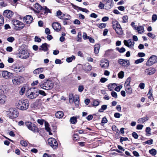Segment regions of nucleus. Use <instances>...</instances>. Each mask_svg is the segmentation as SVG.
Wrapping results in <instances>:
<instances>
[{
	"label": "nucleus",
	"mask_w": 157,
	"mask_h": 157,
	"mask_svg": "<svg viewBox=\"0 0 157 157\" xmlns=\"http://www.w3.org/2000/svg\"><path fill=\"white\" fill-rule=\"evenodd\" d=\"M16 105L18 109L23 110L27 109L29 106V102L27 99H21L17 101Z\"/></svg>",
	"instance_id": "1"
},
{
	"label": "nucleus",
	"mask_w": 157,
	"mask_h": 157,
	"mask_svg": "<svg viewBox=\"0 0 157 157\" xmlns=\"http://www.w3.org/2000/svg\"><path fill=\"white\" fill-rule=\"evenodd\" d=\"M41 88L44 90H49L51 89L53 86V83L51 80H45L43 83L40 84Z\"/></svg>",
	"instance_id": "2"
},
{
	"label": "nucleus",
	"mask_w": 157,
	"mask_h": 157,
	"mask_svg": "<svg viewBox=\"0 0 157 157\" xmlns=\"http://www.w3.org/2000/svg\"><path fill=\"white\" fill-rule=\"evenodd\" d=\"M30 53L28 51L23 48L19 49L17 53V56L21 59H25L29 57Z\"/></svg>",
	"instance_id": "3"
},
{
	"label": "nucleus",
	"mask_w": 157,
	"mask_h": 157,
	"mask_svg": "<svg viewBox=\"0 0 157 157\" xmlns=\"http://www.w3.org/2000/svg\"><path fill=\"white\" fill-rule=\"evenodd\" d=\"M112 25L117 34L119 35L122 34L123 33L122 29L118 21H113L112 22Z\"/></svg>",
	"instance_id": "4"
},
{
	"label": "nucleus",
	"mask_w": 157,
	"mask_h": 157,
	"mask_svg": "<svg viewBox=\"0 0 157 157\" xmlns=\"http://www.w3.org/2000/svg\"><path fill=\"white\" fill-rule=\"evenodd\" d=\"M7 114L8 116L11 119L17 117L19 115L17 110L15 108H10Z\"/></svg>",
	"instance_id": "5"
},
{
	"label": "nucleus",
	"mask_w": 157,
	"mask_h": 157,
	"mask_svg": "<svg viewBox=\"0 0 157 157\" xmlns=\"http://www.w3.org/2000/svg\"><path fill=\"white\" fill-rule=\"evenodd\" d=\"M35 88H34L30 90H28L26 92L27 96L30 99H33L36 98L38 95L37 91L35 90Z\"/></svg>",
	"instance_id": "6"
},
{
	"label": "nucleus",
	"mask_w": 157,
	"mask_h": 157,
	"mask_svg": "<svg viewBox=\"0 0 157 157\" xmlns=\"http://www.w3.org/2000/svg\"><path fill=\"white\" fill-rule=\"evenodd\" d=\"M13 24L14 25V29L16 30H20L23 29L24 27V24L17 20L12 21Z\"/></svg>",
	"instance_id": "7"
},
{
	"label": "nucleus",
	"mask_w": 157,
	"mask_h": 157,
	"mask_svg": "<svg viewBox=\"0 0 157 157\" xmlns=\"http://www.w3.org/2000/svg\"><path fill=\"white\" fill-rule=\"evenodd\" d=\"M25 124L28 128L33 132H35L38 131V128L36 125L30 122H25Z\"/></svg>",
	"instance_id": "8"
},
{
	"label": "nucleus",
	"mask_w": 157,
	"mask_h": 157,
	"mask_svg": "<svg viewBox=\"0 0 157 157\" xmlns=\"http://www.w3.org/2000/svg\"><path fill=\"white\" fill-rule=\"evenodd\" d=\"M156 62H157V56L152 55L147 61L146 65L148 66H150Z\"/></svg>",
	"instance_id": "9"
},
{
	"label": "nucleus",
	"mask_w": 157,
	"mask_h": 157,
	"mask_svg": "<svg viewBox=\"0 0 157 157\" xmlns=\"http://www.w3.org/2000/svg\"><path fill=\"white\" fill-rule=\"evenodd\" d=\"M48 144L52 147L56 149L58 147V143L56 140L52 138H49L48 140Z\"/></svg>",
	"instance_id": "10"
},
{
	"label": "nucleus",
	"mask_w": 157,
	"mask_h": 157,
	"mask_svg": "<svg viewBox=\"0 0 157 157\" xmlns=\"http://www.w3.org/2000/svg\"><path fill=\"white\" fill-rule=\"evenodd\" d=\"M102 2L105 3V9L106 10L111 9L113 6V0H103Z\"/></svg>",
	"instance_id": "11"
},
{
	"label": "nucleus",
	"mask_w": 157,
	"mask_h": 157,
	"mask_svg": "<svg viewBox=\"0 0 157 157\" xmlns=\"http://www.w3.org/2000/svg\"><path fill=\"white\" fill-rule=\"evenodd\" d=\"M124 44L129 48L133 49L135 42L132 40H124Z\"/></svg>",
	"instance_id": "12"
},
{
	"label": "nucleus",
	"mask_w": 157,
	"mask_h": 157,
	"mask_svg": "<svg viewBox=\"0 0 157 157\" xmlns=\"http://www.w3.org/2000/svg\"><path fill=\"white\" fill-rule=\"evenodd\" d=\"M118 63L123 67H127L130 65V63L128 60L120 59L118 60Z\"/></svg>",
	"instance_id": "13"
},
{
	"label": "nucleus",
	"mask_w": 157,
	"mask_h": 157,
	"mask_svg": "<svg viewBox=\"0 0 157 157\" xmlns=\"http://www.w3.org/2000/svg\"><path fill=\"white\" fill-rule=\"evenodd\" d=\"M2 76L6 79H9L10 77H13V74L10 73L6 71H2Z\"/></svg>",
	"instance_id": "14"
},
{
	"label": "nucleus",
	"mask_w": 157,
	"mask_h": 157,
	"mask_svg": "<svg viewBox=\"0 0 157 157\" xmlns=\"http://www.w3.org/2000/svg\"><path fill=\"white\" fill-rule=\"evenodd\" d=\"M22 66L13 65L11 67V69L16 73L21 72L22 71L21 68Z\"/></svg>",
	"instance_id": "15"
},
{
	"label": "nucleus",
	"mask_w": 157,
	"mask_h": 157,
	"mask_svg": "<svg viewBox=\"0 0 157 157\" xmlns=\"http://www.w3.org/2000/svg\"><path fill=\"white\" fill-rule=\"evenodd\" d=\"M100 65L102 68L106 69L108 67L109 63L108 61L105 59L101 60L100 61Z\"/></svg>",
	"instance_id": "16"
},
{
	"label": "nucleus",
	"mask_w": 157,
	"mask_h": 157,
	"mask_svg": "<svg viewBox=\"0 0 157 157\" xmlns=\"http://www.w3.org/2000/svg\"><path fill=\"white\" fill-rule=\"evenodd\" d=\"M21 77L19 76H15L12 79L13 84L15 86H17L21 83Z\"/></svg>",
	"instance_id": "17"
},
{
	"label": "nucleus",
	"mask_w": 157,
	"mask_h": 157,
	"mask_svg": "<svg viewBox=\"0 0 157 157\" xmlns=\"http://www.w3.org/2000/svg\"><path fill=\"white\" fill-rule=\"evenodd\" d=\"M33 18L32 17L29 15H28L25 17L23 18V21L27 24L31 23L33 21Z\"/></svg>",
	"instance_id": "18"
},
{
	"label": "nucleus",
	"mask_w": 157,
	"mask_h": 157,
	"mask_svg": "<svg viewBox=\"0 0 157 157\" xmlns=\"http://www.w3.org/2000/svg\"><path fill=\"white\" fill-rule=\"evenodd\" d=\"M53 29L57 32H59L61 29L60 24L58 22H53L52 25Z\"/></svg>",
	"instance_id": "19"
},
{
	"label": "nucleus",
	"mask_w": 157,
	"mask_h": 157,
	"mask_svg": "<svg viewBox=\"0 0 157 157\" xmlns=\"http://www.w3.org/2000/svg\"><path fill=\"white\" fill-rule=\"evenodd\" d=\"M4 16L9 18L12 17L13 15V12L9 10H6L3 13Z\"/></svg>",
	"instance_id": "20"
},
{
	"label": "nucleus",
	"mask_w": 157,
	"mask_h": 157,
	"mask_svg": "<svg viewBox=\"0 0 157 157\" xmlns=\"http://www.w3.org/2000/svg\"><path fill=\"white\" fill-rule=\"evenodd\" d=\"M155 71V69L152 67H150L145 70V73L147 75H151L154 74Z\"/></svg>",
	"instance_id": "21"
},
{
	"label": "nucleus",
	"mask_w": 157,
	"mask_h": 157,
	"mask_svg": "<svg viewBox=\"0 0 157 157\" xmlns=\"http://www.w3.org/2000/svg\"><path fill=\"white\" fill-rule=\"evenodd\" d=\"M9 88L6 85H2L0 87V92L3 94H7L9 90Z\"/></svg>",
	"instance_id": "22"
},
{
	"label": "nucleus",
	"mask_w": 157,
	"mask_h": 157,
	"mask_svg": "<svg viewBox=\"0 0 157 157\" xmlns=\"http://www.w3.org/2000/svg\"><path fill=\"white\" fill-rule=\"evenodd\" d=\"M6 101V97L4 94H0V104H3Z\"/></svg>",
	"instance_id": "23"
},
{
	"label": "nucleus",
	"mask_w": 157,
	"mask_h": 157,
	"mask_svg": "<svg viewBox=\"0 0 157 157\" xmlns=\"http://www.w3.org/2000/svg\"><path fill=\"white\" fill-rule=\"evenodd\" d=\"M149 118L148 117L146 116L144 117L140 118L138 120V122L141 124L143 123L145 121L148 120Z\"/></svg>",
	"instance_id": "24"
},
{
	"label": "nucleus",
	"mask_w": 157,
	"mask_h": 157,
	"mask_svg": "<svg viewBox=\"0 0 157 157\" xmlns=\"http://www.w3.org/2000/svg\"><path fill=\"white\" fill-rule=\"evenodd\" d=\"M125 90L128 94H131L132 93V90L130 86H125Z\"/></svg>",
	"instance_id": "25"
},
{
	"label": "nucleus",
	"mask_w": 157,
	"mask_h": 157,
	"mask_svg": "<svg viewBox=\"0 0 157 157\" xmlns=\"http://www.w3.org/2000/svg\"><path fill=\"white\" fill-rule=\"evenodd\" d=\"M47 45V44L46 43L43 44L42 45L40 46L39 49L40 50H42L44 51H47L48 49Z\"/></svg>",
	"instance_id": "26"
},
{
	"label": "nucleus",
	"mask_w": 157,
	"mask_h": 157,
	"mask_svg": "<svg viewBox=\"0 0 157 157\" xmlns=\"http://www.w3.org/2000/svg\"><path fill=\"white\" fill-rule=\"evenodd\" d=\"M43 71L44 68H39L33 71V73L34 74H39L43 72Z\"/></svg>",
	"instance_id": "27"
},
{
	"label": "nucleus",
	"mask_w": 157,
	"mask_h": 157,
	"mask_svg": "<svg viewBox=\"0 0 157 157\" xmlns=\"http://www.w3.org/2000/svg\"><path fill=\"white\" fill-rule=\"evenodd\" d=\"M64 113L62 111H58L55 114V116L56 118H60L63 116Z\"/></svg>",
	"instance_id": "28"
},
{
	"label": "nucleus",
	"mask_w": 157,
	"mask_h": 157,
	"mask_svg": "<svg viewBox=\"0 0 157 157\" xmlns=\"http://www.w3.org/2000/svg\"><path fill=\"white\" fill-rule=\"evenodd\" d=\"M134 29L137 30L138 32L139 33H142L144 32V27L141 26H138L136 27V26L134 27Z\"/></svg>",
	"instance_id": "29"
},
{
	"label": "nucleus",
	"mask_w": 157,
	"mask_h": 157,
	"mask_svg": "<svg viewBox=\"0 0 157 157\" xmlns=\"http://www.w3.org/2000/svg\"><path fill=\"white\" fill-rule=\"evenodd\" d=\"M82 68L84 70H85L86 71H90L91 70L92 67L90 65H84V66H83Z\"/></svg>",
	"instance_id": "30"
},
{
	"label": "nucleus",
	"mask_w": 157,
	"mask_h": 157,
	"mask_svg": "<svg viewBox=\"0 0 157 157\" xmlns=\"http://www.w3.org/2000/svg\"><path fill=\"white\" fill-rule=\"evenodd\" d=\"M100 45L99 44H96L94 47V52L96 54H98L99 52Z\"/></svg>",
	"instance_id": "31"
},
{
	"label": "nucleus",
	"mask_w": 157,
	"mask_h": 157,
	"mask_svg": "<svg viewBox=\"0 0 157 157\" xmlns=\"http://www.w3.org/2000/svg\"><path fill=\"white\" fill-rule=\"evenodd\" d=\"M75 97H76V96H75L74 97L72 94H69V100L70 103L72 104L73 103L74 100H75Z\"/></svg>",
	"instance_id": "32"
},
{
	"label": "nucleus",
	"mask_w": 157,
	"mask_h": 157,
	"mask_svg": "<svg viewBox=\"0 0 157 157\" xmlns=\"http://www.w3.org/2000/svg\"><path fill=\"white\" fill-rule=\"evenodd\" d=\"M35 7L38 12H39L43 10V7H42L38 3H36L35 4Z\"/></svg>",
	"instance_id": "33"
},
{
	"label": "nucleus",
	"mask_w": 157,
	"mask_h": 157,
	"mask_svg": "<svg viewBox=\"0 0 157 157\" xmlns=\"http://www.w3.org/2000/svg\"><path fill=\"white\" fill-rule=\"evenodd\" d=\"M75 100H74V102L76 106H78L79 104V97L78 95H76V97H75Z\"/></svg>",
	"instance_id": "34"
},
{
	"label": "nucleus",
	"mask_w": 157,
	"mask_h": 157,
	"mask_svg": "<svg viewBox=\"0 0 157 157\" xmlns=\"http://www.w3.org/2000/svg\"><path fill=\"white\" fill-rule=\"evenodd\" d=\"M77 37V41L78 42H81L82 40V33L80 32L78 33Z\"/></svg>",
	"instance_id": "35"
},
{
	"label": "nucleus",
	"mask_w": 157,
	"mask_h": 157,
	"mask_svg": "<svg viewBox=\"0 0 157 157\" xmlns=\"http://www.w3.org/2000/svg\"><path fill=\"white\" fill-rule=\"evenodd\" d=\"M70 121L72 124H75L77 122L76 117H71L70 118Z\"/></svg>",
	"instance_id": "36"
},
{
	"label": "nucleus",
	"mask_w": 157,
	"mask_h": 157,
	"mask_svg": "<svg viewBox=\"0 0 157 157\" xmlns=\"http://www.w3.org/2000/svg\"><path fill=\"white\" fill-rule=\"evenodd\" d=\"M131 78L130 77L126 79L125 83L124 86H129L131 82Z\"/></svg>",
	"instance_id": "37"
},
{
	"label": "nucleus",
	"mask_w": 157,
	"mask_h": 157,
	"mask_svg": "<svg viewBox=\"0 0 157 157\" xmlns=\"http://www.w3.org/2000/svg\"><path fill=\"white\" fill-rule=\"evenodd\" d=\"M75 56H72L71 57L67 58L66 59V61L68 63L71 62L73 60L75 59Z\"/></svg>",
	"instance_id": "38"
},
{
	"label": "nucleus",
	"mask_w": 157,
	"mask_h": 157,
	"mask_svg": "<svg viewBox=\"0 0 157 157\" xmlns=\"http://www.w3.org/2000/svg\"><path fill=\"white\" fill-rule=\"evenodd\" d=\"M116 50L118 51V52L120 53H122L124 52L125 51V49L123 47L120 48L118 47H117L116 48Z\"/></svg>",
	"instance_id": "39"
},
{
	"label": "nucleus",
	"mask_w": 157,
	"mask_h": 157,
	"mask_svg": "<svg viewBox=\"0 0 157 157\" xmlns=\"http://www.w3.org/2000/svg\"><path fill=\"white\" fill-rule=\"evenodd\" d=\"M96 25L100 29H103L106 27V25L105 23H101L100 24H97Z\"/></svg>",
	"instance_id": "40"
},
{
	"label": "nucleus",
	"mask_w": 157,
	"mask_h": 157,
	"mask_svg": "<svg viewBox=\"0 0 157 157\" xmlns=\"http://www.w3.org/2000/svg\"><path fill=\"white\" fill-rule=\"evenodd\" d=\"M107 108V105H103L101 106V108L99 110V112H103L104 110L106 109Z\"/></svg>",
	"instance_id": "41"
},
{
	"label": "nucleus",
	"mask_w": 157,
	"mask_h": 157,
	"mask_svg": "<svg viewBox=\"0 0 157 157\" xmlns=\"http://www.w3.org/2000/svg\"><path fill=\"white\" fill-rule=\"evenodd\" d=\"M42 9L43 10H42L44 11V13L51 12L49 9L46 6H43Z\"/></svg>",
	"instance_id": "42"
},
{
	"label": "nucleus",
	"mask_w": 157,
	"mask_h": 157,
	"mask_svg": "<svg viewBox=\"0 0 157 157\" xmlns=\"http://www.w3.org/2000/svg\"><path fill=\"white\" fill-rule=\"evenodd\" d=\"M152 90L151 89L149 90L148 93L147 94V96H148V98L149 99H151L152 98H153L152 96Z\"/></svg>",
	"instance_id": "43"
},
{
	"label": "nucleus",
	"mask_w": 157,
	"mask_h": 157,
	"mask_svg": "<svg viewBox=\"0 0 157 157\" xmlns=\"http://www.w3.org/2000/svg\"><path fill=\"white\" fill-rule=\"evenodd\" d=\"M149 153L152 155H156V151L154 149H152L149 151Z\"/></svg>",
	"instance_id": "44"
},
{
	"label": "nucleus",
	"mask_w": 157,
	"mask_h": 157,
	"mask_svg": "<svg viewBox=\"0 0 157 157\" xmlns=\"http://www.w3.org/2000/svg\"><path fill=\"white\" fill-rule=\"evenodd\" d=\"M128 17L127 16H124L123 17V21H122V23H126L128 21Z\"/></svg>",
	"instance_id": "45"
},
{
	"label": "nucleus",
	"mask_w": 157,
	"mask_h": 157,
	"mask_svg": "<svg viewBox=\"0 0 157 157\" xmlns=\"http://www.w3.org/2000/svg\"><path fill=\"white\" fill-rule=\"evenodd\" d=\"M77 8H78V9L79 10L82 12H85L86 13H88V12H89V10L86 9L82 8H81V7H78V6H77Z\"/></svg>",
	"instance_id": "46"
},
{
	"label": "nucleus",
	"mask_w": 157,
	"mask_h": 157,
	"mask_svg": "<svg viewBox=\"0 0 157 157\" xmlns=\"http://www.w3.org/2000/svg\"><path fill=\"white\" fill-rule=\"evenodd\" d=\"M157 19V15L156 14H154L152 16V21L153 22H155Z\"/></svg>",
	"instance_id": "47"
},
{
	"label": "nucleus",
	"mask_w": 157,
	"mask_h": 157,
	"mask_svg": "<svg viewBox=\"0 0 157 157\" xmlns=\"http://www.w3.org/2000/svg\"><path fill=\"white\" fill-rule=\"evenodd\" d=\"M45 129L47 131H49L51 129L49 127V124L47 122H45Z\"/></svg>",
	"instance_id": "48"
},
{
	"label": "nucleus",
	"mask_w": 157,
	"mask_h": 157,
	"mask_svg": "<svg viewBox=\"0 0 157 157\" xmlns=\"http://www.w3.org/2000/svg\"><path fill=\"white\" fill-rule=\"evenodd\" d=\"M4 19L3 17L0 15V26L4 24Z\"/></svg>",
	"instance_id": "49"
},
{
	"label": "nucleus",
	"mask_w": 157,
	"mask_h": 157,
	"mask_svg": "<svg viewBox=\"0 0 157 157\" xmlns=\"http://www.w3.org/2000/svg\"><path fill=\"white\" fill-rule=\"evenodd\" d=\"M124 75V72L123 71H121L118 74V77L119 78H123Z\"/></svg>",
	"instance_id": "50"
},
{
	"label": "nucleus",
	"mask_w": 157,
	"mask_h": 157,
	"mask_svg": "<svg viewBox=\"0 0 157 157\" xmlns=\"http://www.w3.org/2000/svg\"><path fill=\"white\" fill-rule=\"evenodd\" d=\"M25 87H23L21 88L19 92L20 94L22 95L25 93Z\"/></svg>",
	"instance_id": "51"
},
{
	"label": "nucleus",
	"mask_w": 157,
	"mask_h": 157,
	"mask_svg": "<svg viewBox=\"0 0 157 157\" xmlns=\"http://www.w3.org/2000/svg\"><path fill=\"white\" fill-rule=\"evenodd\" d=\"M38 93L39 94L43 96H45L47 95V94L44 91L41 90H39Z\"/></svg>",
	"instance_id": "52"
},
{
	"label": "nucleus",
	"mask_w": 157,
	"mask_h": 157,
	"mask_svg": "<svg viewBox=\"0 0 157 157\" xmlns=\"http://www.w3.org/2000/svg\"><path fill=\"white\" fill-rule=\"evenodd\" d=\"M64 15V20H69L71 19V17L70 15L67 14H65Z\"/></svg>",
	"instance_id": "53"
},
{
	"label": "nucleus",
	"mask_w": 157,
	"mask_h": 157,
	"mask_svg": "<svg viewBox=\"0 0 157 157\" xmlns=\"http://www.w3.org/2000/svg\"><path fill=\"white\" fill-rule=\"evenodd\" d=\"M144 60V59L143 58H140L139 59L136 60L135 62L136 63L138 64L143 62Z\"/></svg>",
	"instance_id": "54"
},
{
	"label": "nucleus",
	"mask_w": 157,
	"mask_h": 157,
	"mask_svg": "<svg viewBox=\"0 0 157 157\" xmlns=\"http://www.w3.org/2000/svg\"><path fill=\"white\" fill-rule=\"evenodd\" d=\"M20 144L22 146L25 147L27 145V142L24 140H21L20 142Z\"/></svg>",
	"instance_id": "55"
},
{
	"label": "nucleus",
	"mask_w": 157,
	"mask_h": 157,
	"mask_svg": "<svg viewBox=\"0 0 157 157\" xmlns=\"http://www.w3.org/2000/svg\"><path fill=\"white\" fill-rule=\"evenodd\" d=\"M14 40V38L12 36L10 37L7 39V40L10 42H13Z\"/></svg>",
	"instance_id": "56"
},
{
	"label": "nucleus",
	"mask_w": 157,
	"mask_h": 157,
	"mask_svg": "<svg viewBox=\"0 0 157 157\" xmlns=\"http://www.w3.org/2000/svg\"><path fill=\"white\" fill-rule=\"evenodd\" d=\"M105 6V3L103 4L101 2H100L98 6L99 8L101 9H104V7Z\"/></svg>",
	"instance_id": "57"
},
{
	"label": "nucleus",
	"mask_w": 157,
	"mask_h": 157,
	"mask_svg": "<svg viewBox=\"0 0 157 157\" xmlns=\"http://www.w3.org/2000/svg\"><path fill=\"white\" fill-rule=\"evenodd\" d=\"M89 36H87L86 33L85 32L83 33L82 37L84 40L88 39Z\"/></svg>",
	"instance_id": "58"
},
{
	"label": "nucleus",
	"mask_w": 157,
	"mask_h": 157,
	"mask_svg": "<svg viewBox=\"0 0 157 157\" xmlns=\"http://www.w3.org/2000/svg\"><path fill=\"white\" fill-rule=\"evenodd\" d=\"M62 14L63 13L60 10H58L56 12V16L59 18V17H60Z\"/></svg>",
	"instance_id": "59"
},
{
	"label": "nucleus",
	"mask_w": 157,
	"mask_h": 157,
	"mask_svg": "<svg viewBox=\"0 0 157 157\" xmlns=\"http://www.w3.org/2000/svg\"><path fill=\"white\" fill-rule=\"evenodd\" d=\"M111 94L112 96L113 97H114V98H117V93L116 92H115L114 91H113L111 92Z\"/></svg>",
	"instance_id": "60"
},
{
	"label": "nucleus",
	"mask_w": 157,
	"mask_h": 157,
	"mask_svg": "<svg viewBox=\"0 0 157 157\" xmlns=\"http://www.w3.org/2000/svg\"><path fill=\"white\" fill-rule=\"evenodd\" d=\"M139 86L141 89H144L145 87V84L143 83H141L139 84Z\"/></svg>",
	"instance_id": "61"
},
{
	"label": "nucleus",
	"mask_w": 157,
	"mask_h": 157,
	"mask_svg": "<svg viewBox=\"0 0 157 157\" xmlns=\"http://www.w3.org/2000/svg\"><path fill=\"white\" fill-rule=\"evenodd\" d=\"M132 135L133 137L135 139L138 138V136L137 134L135 132H134L132 133Z\"/></svg>",
	"instance_id": "62"
},
{
	"label": "nucleus",
	"mask_w": 157,
	"mask_h": 157,
	"mask_svg": "<svg viewBox=\"0 0 157 157\" xmlns=\"http://www.w3.org/2000/svg\"><path fill=\"white\" fill-rule=\"evenodd\" d=\"M147 36L150 37H151L152 39H154L155 38V36L152 34L151 33H149L147 34Z\"/></svg>",
	"instance_id": "63"
},
{
	"label": "nucleus",
	"mask_w": 157,
	"mask_h": 157,
	"mask_svg": "<svg viewBox=\"0 0 157 157\" xmlns=\"http://www.w3.org/2000/svg\"><path fill=\"white\" fill-rule=\"evenodd\" d=\"M37 122L40 125H42L44 124V120L43 119H38L37 121Z\"/></svg>",
	"instance_id": "64"
}]
</instances>
